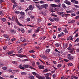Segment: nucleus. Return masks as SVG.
Returning <instances> with one entry per match:
<instances>
[{"label":"nucleus","instance_id":"f257e3e1","mask_svg":"<svg viewBox=\"0 0 79 79\" xmlns=\"http://www.w3.org/2000/svg\"><path fill=\"white\" fill-rule=\"evenodd\" d=\"M67 49L69 51L70 53H74V48H67Z\"/></svg>","mask_w":79,"mask_h":79},{"label":"nucleus","instance_id":"f03ea898","mask_svg":"<svg viewBox=\"0 0 79 79\" xmlns=\"http://www.w3.org/2000/svg\"><path fill=\"white\" fill-rule=\"evenodd\" d=\"M63 48H64V49H66V48L68 47V43H65L63 44Z\"/></svg>","mask_w":79,"mask_h":79},{"label":"nucleus","instance_id":"7ed1b4c3","mask_svg":"<svg viewBox=\"0 0 79 79\" xmlns=\"http://www.w3.org/2000/svg\"><path fill=\"white\" fill-rule=\"evenodd\" d=\"M35 76H36V77H38L39 79H45V77H40L39 75L37 74V73Z\"/></svg>","mask_w":79,"mask_h":79},{"label":"nucleus","instance_id":"20e7f679","mask_svg":"<svg viewBox=\"0 0 79 79\" xmlns=\"http://www.w3.org/2000/svg\"><path fill=\"white\" fill-rule=\"evenodd\" d=\"M18 56L20 58H23L24 57H25V58H27V56H26V55L23 54H20L19 55H18Z\"/></svg>","mask_w":79,"mask_h":79},{"label":"nucleus","instance_id":"39448f33","mask_svg":"<svg viewBox=\"0 0 79 79\" xmlns=\"http://www.w3.org/2000/svg\"><path fill=\"white\" fill-rule=\"evenodd\" d=\"M64 3H66L67 5H71V3L69 2L67 0H66L64 1Z\"/></svg>","mask_w":79,"mask_h":79},{"label":"nucleus","instance_id":"423d86ee","mask_svg":"<svg viewBox=\"0 0 79 79\" xmlns=\"http://www.w3.org/2000/svg\"><path fill=\"white\" fill-rule=\"evenodd\" d=\"M41 6L45 9H47V7L48 6V5L47 4H43L41 5Z\"/></svg>","mask_w":79,"mask_h":79},{"label":"nucleus","instance_id":"0eeeda50","mask_svg":"<svg viewBox=\"0 0 79 79\" xmlns=\"http://www.w3.org/2000/svg\"><path fill=\"white\" fill-rule=\"evenodd\" d=\"M67 58L68 60H70V61L74 60V56H70V57H67Z\"/></svg>","mask_w":79,"mask_h":79},{"label":"nucleus","instance_id":"6e6552de","mask_svg":"<svg viewBox=\"0 0 79 79\" xmlns=\"http://www.w3.org/2000/svg\"><path fill=\"white\" fill-rule=\"evenodd\" d=\"M44 75L45 76V77H47L48 76V77H51L52 76V75L51 73H47L46 74H44Z\"/></svg>","mask_w":79,"mask_h":79},{"label":"nucleus","instance_id":"1a4fd4ad","mask_svg":"<svg viewBox=\"0 0 79 79\" xmlns=\"http://www.w3.org/2000/svg\"><path fill=\"white\" fill-rule=\"evenodd\" d=\"M76 20H72L71 22H68V24H73V23H75Z\"/></svg>","mask_w":79,"mask_h":79},{"label":"nucleus","instance_id":"9d476101","mask_svg":"<svg viewBox=\"0 0 79 79\" xmlns=\"http://www.w3.org/2000/svg\"><path fill=\"white\" fill-rule=\"evenodd\" d=\"M38 67H39V68L40 69H44V66H43L42 65H38Z\"/></svg>","mask_w":79,"mask_h":79},{"label":"nucleus","instance_id":"9b49d317","mask_svg":"<svg viewBox=\"0 0 79 79\" xmlns=\"http://www.w3.org/2000/svg\"><path fill=\"white\" fill-rule=\"evenodd\" d=\"M50 6L53 8H56V5L52 4H50Z\"/></svg>","mask_w":79,"mask_h":79},{"label":"nucleus","instance_id":"f8f14e48","mask_svg":"<svg viewBox=\"0 0 79 79\" xmlns=\"http://www.w3.org/2000/svg\"><path fill=\"white\" fill-rule=\"evenodd\" d=\"M6 19L5 18H2L1 19V21L3 22L4 23H5L6 22Z\"/></svg>","mask_w":79,"mask_h":79},{"label":"nucleus","instance_id":"ddd939ff","mask_svg":"<svg viewBox=\"0 0 79 79\" xmlns=\"http://www.w3.org/2000/svg\"><path fill=\"white\" fill-rule=\"evenodd\" d=\"M53 19L57 22H58V21H59V19L58 18V17H57L56 18L55 17L53 18Z\"/></svg>","mask_w":79,"mask_h":79},{"label":"nucleus","instance_id":"4468645a","mask_svg":"<svg viewBox=\"0 0 79 79\" xmlns=\"http://www.w3.org/2000/svg\"><path fill=\"white\" fill-rule=\"evenodd\" d=\"M25 68H29V65L27 64H23V66Z\"/></svg>","mask_w":79,"mask_h":79},{"label":"nucleus","instance_id":"2eb2a0df","mask_svg":"<svg viewBox=\"0 0 79 79\" xmlns=\"http://www.w3.org/2000/svg\"><path fill=\"white\" fill-rule=\"evenodd\" d=\"M15 23H17V24L19 23V22L18 19V18H17V17H16V19H15Z\"/></svg>","mask_w":79,"mask_h":79},{"label":"nucleus","instance_id":"dca6fc26","mask_svg":"<svg viewBox=\"0 0 79 79\" xmlns=\"http://www.w3.org/2000/svg\"><path fill=\"white\" fill-rule=\"evenodd\" d=\"M55 47H60V43H56L55 44Z\"/></svg>","mask_w":79,"mask_h":79},{"label":"nucleus","instance_id":"f3484780","mask_svg":"<svg viewBox=\"0 0 79 79\" xmlns=\"http://www.w3.org/2000/svg\"><path fill=\"white\" fill-rule=\"evenodd\" d=\"M62 6L63 8H64V9H66V6L65 5V4H62Z\"/></svg>","mask_w":79,"mask_h":79},{"label":"nucleus","instance_id":"a211bd4d","mask_svg":"<svg viewBox=\"0 0 79 79\" xmlns=\"http://www.w3.org/2000/svg\"><path fill=\"white\" fill-rule=\"evenodd\" d=\"M50 49H47L45 51L46 53H49V52H50Z\"/></svg>","mask_w":79,"mask_h":79},{"label":"nucleus","instance_id":"6ab92c4d","mask_svg":"<svg viewBox=\"0 0 79 79\" xmlns=\"http://www.w3.org/2000/svg\"><path fill=\"white\" fill-rule=\"evenodd\" d=\"M70 16V14H65V16L66 18L68 17H69Z\"/></svg>","mask_w":79,"mask_h":79},{"label":"nucleus","instance_id":"aec40b11","mask_svg":"<svg viewBox=\"0 0 79 79\" xmlns=\"http://www.w3.org/2000/svg\"><path fill=\"white\" fill-rule=\"evenodd\" d=\"M11 32V33H12L13 34H15L16 32V31L14 30H11L10 31Z\"/></svg>","mask_w":79,"mask_h":79},{"label":"nucleus","instance_id":"412c9836","mask_svg":"<svg viewBox=\"0 0 79 79\" xmlns=\"http://www.w3.org/2000/svg\"><path fill=\"white\" fill-rule=\"evenodd\" d=\"M29 8L30 9V10H31V11H32L33 10V8H32V6L30 5L29 6Z\"/></svg>","mask_w":79,"mask_h":79},{"label":"nucleus","instance_id":"4be33fe9","mask_svg":"<svg viewBox=\"0 0 79 79\" xmlns=\"http://www.w3.org/2000/svg\"><path fill=\"white\" fill-rule=\"evenodd\" d=\"M3 37H5L6 38H8V37H9V36L8 35L6 34H4L3 35Z\"/></svg>","mask_w":79,"mask_h":79},{"label":"nucleus","instance_id":"5701e85b","mask_svg":"<svg viewBox=\"0 0 79 79\" xmlns=\"http://www.w3.org/2000/svg\"><path fill=\"white\" fill-rule=\"evenodd\" d=\"M8 68V67H3L2 68V69H3V70H6Z\"/></svg>","mask_w":79,"mask_h":79},{"label":"nucleus","instance_id":"b1692460","mask_svg":"<svg viewBox=\"0 0 79 79\" xmlns=\"http://www.w3.org/2000/svg\"><path fill=\"white\" fill-rule=\"evenodd\" d=\"M56 7L57 8H61V4H58L57 5H56Z\"/></svg>","mask_w":79,"mask_h":79},{"label":"nucleus","instance_id":"393cba45","mask_svg":"<svg viewBox=\"0 0 79 79\" xmlns=\"http://www.w3.org/2000/svg\"><path fill=\"white\" fill-rule=\"evenodd\" d=\"M19 19L21 20L23 19H24V16H23V15L20 16V18H19Z\"/></svg>","mask_w":79,"mask_h":79},{"label":"nucleus","instance_id":"a878e982","mask_svg":"<svg viewBox=\"0 0 79 79\" xmlns=\"http://www.w3.org/2000/svg\"><path fill=\"white\" fill-rule=\"evenodd\" d=\"M20 15H21V16H24V14H25L24 13V12H23V11H21L20 12Z\"/></svg>","mask_w":79,"mask_h":79},{"label":"nucleus","instance_id":"bb28decb","mask_svg":"<svg viewBox=\"0 0 79 79\" xmlns=\"http://www.w3.org/2000/svg\"><path fill=\"white\" fill-rule=\"evenodd\" d=\"M49 20H50V21L52 22H53L54 21V19L51 18H49Z\"/></svg>","mask_w":79,"mask_h":79},{"label":"nucleus","instance_id":"cd10ccee","mask_svg":"<svg viewBox=\"0 0 79 79\" xmlns=\"http://www.w3.org/2000/svg\"><path fill=\"white\" fill-rule=\"evenodd\" d=\"M27 73H25V72H22L21 73V74L22 75H23V76H25L26 75V74H27Z\"/></svg>","mask_w":79,"mask_h":79},{"label":"nucleus","instance_id":"c85d7f7f","mask_svg":"<svg viewBox=\"0 0 79 79\" xmlns=\"http://www.w3.org/2000/svg\"><path fill=\"white\" fill-rule=\"evenodd\" d=\"M28 78L31 79H35L34 76H30L28 77Z\"/></svg>","mask_w":79,"mask_h":79},{"label":"nucleus","instance_id":"c756f323","mask_svg":"<svg viewBox=\"0 0 79 79\" xmlns=\"http://www.w3.org/2000/svg\"><path fill=\"white\" fill-rule=\"evenodd\" d=\"M16 6H17V3L16 2V3H14V4L13 5V7L14 8H15Z\"/></svg>","mask_w":79,"mask_h":79},{"label":"nucleus","instance_id":"7c9ffc66","mask_svg":"<svg viewBox=\"0 0 79 79\" xmlns=\"http://www.w3.org/2000/svg\"><path fill=\"white\" fill-rule=\"evenodd\" d=\"M20 31L22 32H23V33H24V29L23 28H21L20 29Z\"/></svg>","mask_w":79,"mask_h":79},{"label":"nucleus","instance_id":"2f4dec72","mask_svg":"<svg viewBox=\"0 0 79 79\" xmlns=\"http://www.w3.org/2000/svg\"><path fill=\"white\" fill-rule=\"evenodd\" d=\"M68 66H73V64L71 63H69L68 64Z\"/></svg>","mask_w":79,"mask_h":79},{"label":"nucleus","instance_id":"473e14b6","mask_svg":"<svg viewBox=\"0 0 79 79\" xmlns=\"http://www.w3.org/2000/svg\"><path fill=\"white\" fill-rule=\"evenodd\" d=\"M69 37L70 39V40H73L72 36H70Z\"/></svg>","mask_w":79,"mask_h":79},{"label":"nucleus","instance_id":"72a5a7b5","mask_svg":"<svg viewBox=\"0 0 79 79\" xmlns=\"http://www.w3.org/2000/svg\"><path fill=\"white\" fill-rule=\"evenodd\" d=\"M79 42V38H77L75 40V42Z\"/></svg>","mask_w":79,"mask_h":79},{"label":"nucleus","instance_id":"f704fd0d","mask_svg":"<svg viewBox=\"0 0 79 79\" xmlns=\"http://www.w3.org/2000/svg\"><path fill=\"white\" fill-rule=\"evenodd\" d=\"M48 71V70L47 69H45L43 71V73H45L46 72H47Z\"/></svg>","mask_w":79,"mask_h":79},{"label":"nucleus","instance_id":"c9c22d12","mask_svg":"<svg viewBox=\"0 0 79 79\" xmlns=\"http://www.w3.org/2000/svg\"><path fill=\"white\" fill-rule=\"evenodd\" d=\"M16 39L15 38H13L11 39V42H14L15 40H16Z\"/></svg>","mask_w":79,"mask_h":79},{"label":"nucleus","instance_id":"e433bc0d","mask_svg":"<svg viewBox=\"0 0 79 79\" xmlns=\"http://www.w3.org/2000/svg\"><path fill=\"white\" fill-rule=\"evenodd\" d=\"M61 64H58L57 68H60V67H61Z\"/></svg>","mask_w":79,"mask_h":79},{"label":"nucleus","instance_id":"4c0bfd02","mask_svg":"<svg viewBox=\"0 0 79 79\" xmlns=\"http://www.w3.org/2000/svg\"><path fill=\"white\" fill-rule=\"evenodd\" d=\"M15 13L16 14H20V12H19V11H15Z\"/></svg>","mask_w":79,"mask_h":79},{"label":"nucleus","instance_id":"58836bf2","mask_svg":"<svg viewBox=\"0 0 79 79\" xmlns=\"http://www.w3.org/2000/svg\"><path fill=\"white\" fill-rule=\"evenodd\" d=\"M21 50H23V48H21L19 50V53H21L22 52Z\"/></svg>","mask_w":79,"mask_h":79},{"label":"nucleus","instance_id":"ea45409f","mask_svg":"<svg viewBox=\"0 0 79 79\" xmlns=\"http://www.w3.org/2000/svg\"><path fill=\"white\" fill-rule=\"evenodd\" d=\"M35 52V51L33 50H31L29 51L30 53H34Z\"/></svg>","mask_w":79,"mask_h":79},{"label":"nucleus","instance_id":"a19ab883","mask_svg":"<svg viewBox=\"0 0 79 79\" xmlns=\"http://www.w3.org/2000/svg\"><path fill=\"white\" fill-rule=\"evenodd\" d=\"M11 1L13 3H16L15 0H11Z\"/></svg>","mask_w":79,"mask_h":79},{"label":"nucleus","instance_id":"79ce46f5","mask_svg":"<svg viewBox=\"0 0 79 79\" xmlns=\"http://www.w3.org/2000/svg\"><path fill=\"white\" fill-rule=\"evenodd\" d=\"M15 16H12V21H15Z\"/></svg>","mask_w":79,"mask_h":79},{"label":"nucleus","instance_id":"37998d69","mask_svg":"<svg viewBox=\"0 0 79 79\" xmlns=\"http://www.w3.org/2000/svg\"><path fill=\"white\" fill-rule=\"evenodd\" d=\"M74 3H75V4H78V3H79V2L78 1H75L74 2Z\"/></svg>","mask_w":79,"mask_h":79},{"label":"nucleus","instance_id":"c03bdc74","mask_svg":"<svg viewBox=\"0 0 79 79\" xmlns=\"http://www.w3.org/2000/svg\"><path fill=\"white\" fill-rule=\"evenodd\" d=\"M32 73L33 75H34V76H35L37 74V73L34 72H32Z\"/></svg>","mask_w":79,"mask_h":79},{"label":"nucleus","instance_id":"a18cd8bd","mask_svg":"<svg viewBox=\"0 0 79 79\" xmlns=\"http://www.w3.org/2000/svg\"><path fill=\"white\" fill-rule=\"evenodd\" d=\"M30 20H31V19H30V18H27V21L28 22L30 21Z\"/></svg>","mask_w":79,"mask_h":79},{"label":"nucleus","instance_id":"49530a36","mask_svg":"<svg viewBox=\"0 0 79 79\" xmlns=\"http://www.w3.org/2000/svg\"><path fill=\"white\" fill-rule=\"evenodd\" d=\"M56 2H57V3H60V0H55Z\"/></svg>","mask_w":79,"mask_h":79},{"label":"nucleus","instance_id":"de8ad7c7","mask_svg":"<svg viewBox=\"0 0 79 79\" xmlns=\"http://www.w3.org/2000/svg\"><path fill=\"white\" fill-rule=\"evenodd\" d=\"M37 21L38 23H40V22H41V20H40V19H37Z\"/></svg>","mask_w":79,"mask_h":79},{"label":"nucleus","instance_id":"09e8293b","mask_svg":"<svg viewBox=\"0 0 79 79\" xmlns=\"http://www.w3.org/2000/svg\"><path fill=\"white\" fill-rule=\"evenodd\" d=\"M29 68H31V69H34V70H35V68L32 66H30Z\"/></svg>","mask_w":79,"mask_h":79},{"label":"nucleus","instance_id":"8fccbe9b","mask_svg":"<svg viewBox=\"0 0 79 79\" xmlns=\"http://www.w3.org/2000/svg\"><path fill=\"white\" fill-rule=\"evenodd\" d=\"M14 28H15V29H18V26H14Z\"/></svg>","mask_w":79,"mask_h":79},{"label":"nucleus","instance_id":"3c124183","mask_svg":"<svg viewBox=\"0 0 79 79\" xmlns=\"http://www.w3.org/2000/svg\"><path fill=\"white\" fill-rule=\"evenodd\" d=\"M51 16H54V17H57V15L53 14H52Z\"/></svg>","mask_w":79,"mask_h":79},{"label":"nucleus","instance_id":"603ef678","mask_svg":"<svg viewBox=\"0 0 79 79\" xmlns=\"http://www.w3.org/2000/svg\"><path fill=\"white\" fill-rule=\"evenodd\" d=\"M17 24H18L20 26H23V25L19 23V22Z\"/></svg>","mask_w":79,"mask_h":79},{"label":"nucleus","instance_id":"864d4df0","mask_svg":"<svg viewBox=\"0 0 79 79\" xmlns=\"http://www.w3.org/2000/svg\"><path fill=\"white\" fill-rule=\"evenodd\" d=\"M20 40H21V41H23L24 40V37H22L21 38H20Z\"/></svg>","mask_w":79,"mask_h":79},{"label":"nucleus","instance_id":"5fc2aeb1","mask_svg":"<svg viewBox=\"0 0 79 79\" xmlns=\"http://www.w3.org/2000/svg\"><path fill=\"white\" fill-rule=\"evenodd\" d=\"M64 61H65V62H68V61H69V60L66 59H64Z\"/></svg>","mask_w":79,"mask_h":79},{"label":"nucleus","instance_id":"6e6d98bb","mask_svg":"<svg viewBox=\"0 0 79 79\" xmlns=\"http://www.w3.org/2000/svg\"><path fill=\"white\" fill-rule=\"evenodd\" d=\"M28 33H31V32H32V29H30V30H28Z\"/></svg>","mask_w":79,"mask_h":79},{"label":"nucleus","instance_id":"4d7b16f0","mask_svg":"<svg viewBox=\"0 0 79 79\" xmlns=\"http://www.w3.org/2000/svg\"><path fill=\"white\" fill-rule=\"evenodd\" d=\"M45 77L46 78V79H51V78L50 77H48L47 76V77Z\"/></svg>","mask_w":79,"mask_h":79},{"label":"nucleus","instance_id":"13d9d810","mask_svg":"<svg viewBox=\"0 0 79 79\" xmlns=\"http://www.w3.org/2000/svg\"><path fill=\"white\" fill-rule=\"evenodd\" d=\"M3 13V10H1L0 11V15H2Z\"/></svg>","mask_w":79,"mask_h":79},{"label":"nucleus","instance_id":"bf43d9fd","mask_svg":"<svg viewBox=\"0 0 79 79\" xmlns=\"http://www.w3.org/2000/svg\"><path fill=\"white\" fill-rule=\"evenodd\" d=\"M12 63L14 64H16V61H13L12 62Z\"/></svg>","mask_w":79,"mask_h":79},{"label":"nucleus","instance_id":"052dcab7","mask_svg":"<svg viewBox=\"0 0 79 79\" xmlns=\"http://www.w3.org/2000/svg\"><path fill=\"white\" fill-rule=\"evenodd\" d=\"M71 16H76V14L75 13H72L71 14Z\"/></svg>","mask_w":79,"mask_h":79},{"label":"nucleus","instance_id":"680f3d73","mask_svg":"<svg viewBox=\"0 0 79 79\" xmlns=\"http://www.w3.org/2000/svg\"><path fill=\"white\" fill-rule=\"evenodd\" d=\"M7 48V46H4L3 47V49L4 50H6Z\"/></svg>","mask_w":79,"mask_h":79},{"label":"nucleus","instance_id":"e2e57ef3","mask_svg":"<svg viewBox=\"0 0 79 79\" xmlns=\"http://www.w3.org/2000/svg\"><path fill=\"white\" fill-rule=\"evenodd\" d=\"M28 61V59H24L23 60V61Z\"/></svg>","mask_w":79,"mask_h":79},{"label":"nucleus","instance_id":"0e129e2a","mask_svg":"<svg viewBox=\"0 0 79 79\" xmlns=\"http://www.w3.org/2000/svg\"><path fill=\"white\" fill-rule=\"evenodd\" d=\"M30 17L32 18V19H33L34 18V16L33 15H31Z\"/></svg>","mask_w":79,"mask_h":79},{"label":"nucleus","instance_id":"69168bd1","mask_svg":"<svg viewBox=\"0 0 79 79\" xmlns=\"http://www.w3.org/2000/svg\"><path fill=\"white\" fill-rule=\"evenodd\" d=\"M7 54H8L9 55L11 54L10 52V51H9L8 52H7Z\"/></svg>","mask_w":79,"mask_h":79},{"label":"nucleus","instance_id":"338daca9","mask_svg":"<svg viewBox=\"0 0 79 79\" xmlns=\"http://www.w3.org/2000/svg\"><path fill=\"white\" fill-rule=\"evenodd\" d=\"M6 23L9 26H10V25H11V23H10L9 22H6Z\"/></svg>","mask_w":79,"mask_h":79},{"label":"nucleus","instance_id":"774afa93","mask_svg":"<svg viewBox=\"0 0 79 79\" xmlns=\"http://www.w3.org/2000/svg\"><path fill=\"white\" fill-rule=\"evenodd\" d=\"M79 19V16H76L75 17V19Z\"/></svg>","mask_w":79,"mask_h":79}]
</instances>
